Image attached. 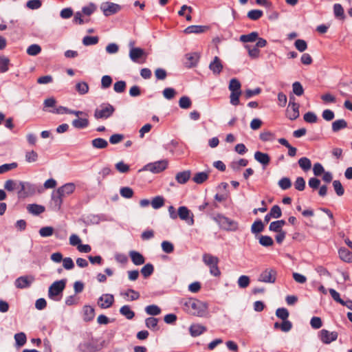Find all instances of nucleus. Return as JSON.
Masks as SVG:
<instances>
[{"label": "nucleus", "mask_w": 352, "mask_h": 352, "mask_svg": "<svg viewBox=\"0 0 352 352\" xmlns=\"http://www.w3.org/2000/svg\"><path fill=\"white\" fill-rule=\"evenodd\" d=\"M184 309L188 314L203 317L207 313L208 305L196 298H188L182 302Z\"/></svg>", "instance_id": "obj_1"}, {"label": "nucleus", "mask_w": 352, "mask_h": 352, "mask_svg": "<svg viewBox=\"0 0 352 352\" xmlns=\"http://www.w3.org/2000/svg\"><path fill=\"white\" fill-rule=\"evenodd\" d=\"M19 185L20 189L17 190V196L19 199L32 197L36 192H41L39 187L29 182L21 181Z\"/></svg>", "instance_id": "obj_2"}, {"label": "nucleus", "mask_w": 352, "mask_h": 352, "mask_svg": "<svg viewBox=\"0 0 352 352\" xmlns=\"http://www.w3.org/2000/svg\"><path fill=\"white\" fill-rule=\"evenodd\" d=\"M212 219L222 230L226 231H236L238 229L239 224L236 221L229 219L221 214H217L212 216Z\"/></svg>", "instance_id": "obj_3"}, {"label": "nucleus", "mask_w": 352, "mask_h": 352, "mask_svg": "<svg viewBox=\"0 0 352 352\" xmlns=\"http://www.w3.org/2000/svg\"><path fill=\"white\" fill-rule=\"evenodd\" d=\"M67 283L66 279H61L54 282L49 287L48 297L54 300L58 301L61 298L62 293L65 288Z\"/></svg>", "instance_id": "obj_4"}, {"label": "nucleus", "mask_w": 352, "mask_h": 352, "mask_svg": "<svg viewBox=\"0 0 352 352\" xmlns=\"http://www.w3.org/2000/svg\"><path fill=\"white\" fill-rule=\"evenodd\" d=\"M114 111L115 108L111 104L104 103L95 110L94 117L96 119H107L113 115Z\"/></svg>", "instance_id": "obj_5"}, {"label": "nucleus", "mask_w": 352, "mask_h": 352, "mask_svg": "<svg viewBox=\"0 0 352 352\" xmlns=\"http://www.w3.org/2000/svg\"><path fill=\"white\" fill-rule=\"evenodd\" d=\"M168 166V161L162 160L145 165L140 171H150L153 173H159L164 170Z\"/></svg>", "instance_id": "obj_6"}, {"label": "nucleus", "mask_w": 352, "mask_h": 352, "mask_svg": "<svg viewBox=\"0 0 352 352\" xmlns=\"http://www.w3.org/2000/svg\"><path fill=\"white\" fill-rule=\"evenodd\" d=\"M129 56L133 63L143 64L146 62V54L140 47H132V49H130Z\"/></svg>", "instance_id": "obj_7"}, {"label": "nucleus", "mask_w": 352, "mask_h": 352, "mask_svg": "<svg viewBox=\"0 0 352 352\" xmlns=\"http://www.w3.org/2000/svg\"><path fill=\"white\" fill-rule=\"evenodd\" d=\"M277 272L274 268H266L258 276V281L273 284L276 282Z\"/></svg>", "instance_id": "obj_8"}, {"label": "nucleus", "mask_w": 352, "mask_h": 352, "mask_svg": "<svg viewBox=\"0 0 352 352\" xmlns=\"http://www.w3.org/2000/svg\"><path fill=\"white\" fill-rule=\"evenodd\" d=\"M100 10L106 16L114 14L121 10V6L112 2H104L100 6Z\"/></svg>", "instance_id": "obj_9"}, {"label": "nucleus", "mask_w": 352, "mask_h": 352, "mask_svg": "<svg viewBox=\"0 0 352 352\" xmlns=\"http://www.w3.org/2000/svg\"><path fill=\"white\" fill-rule=\"evenodd\" d=\"M294 99V96L289 97V102L286 110L287 117L291 120H296L299 117V104L296 102H292V100Z\"/></svg>", "instance_id": "obj_10"}, {"label": "nucleus", "mask_w": 352, "mask_h": 352, "mask_svg": "<svg viewBox=\"0 0 352 352\" xmlns=\"http://www.w3.org/2000/svg\"><path fill=\"white\" fill-rule=\"evenodd\" d=\"M338 334L336 331H329L326 329H322L319 332V338L320 340L326 344H329L331 342L337 340Z\"/></svg>", "instance_id": "obj_11"}, {"label": "nucleus", "mask_w": 352, "mask_h": 352, "mask_svg": "<svg viewBox=\"0 0 352 352\" xmlns=\"http://www.w3.org/2000/svg\"><path fill=\"white\" fill-rule=\"evenodd\" d=\"M178 217L183 221H186L188 225L194 224L193 214L186 206H180L178 208Z\"/></svg>", "instance_id": "obj_12"}, {"label": "nucleus", "mask_w": 352, "mask_h": 352, "mask_svg": "<svg viewBox=\"0 0 352 352\" xmlns=\"http://www.w3.org/2000/svg\"><path fill=\"white\" fill-rule=\"evenodd\" d=\"M34 280L33 276H23L16 279L14 285L16 288L25 289L30 287Z\"/></svg>", "instance_id": "obj_13"}, {"label": "nucleus", "mask_w": 352, "mask_h": 352, "mask_svg": "<svg viewBox=\"0 0 352 352\" xmlns=\"http://www.w3.org/2000/svg\"><path fill=\"white\" fill-rule=\"evenodd\" d=\"M114 302V296L113 294H102L98 300V306L102 309H107L111 307Z\"/></svg>", "instance_id": "obj_14"}, {"label": "nucleus", "mask_w": 352, "mask_h": 352, "mask_svg": "<svg viewBox=\"0 0 352 352\" xmlns=\"http://www.w3.org/2000/svg\"><path fill=\"white\" fill-rule=\"evenodd\" d=\"M209 68L214 74H219L221 72L223 65L218 56L214 58L213 60L209 65Z\"/></svg>", "instance_id": "obj_15"}, {"label": "nucleus", "mask_w": 352, "mask_h": 352, "mask_svg": "<svg viewBox=\"0 0 352 352\" xmlns=\"http://www.w3.org/2000/svg\"><path fill=\"white\" fill-rule=\"evenodd\" d=\"M75 189L76 186L74 183H67L59 187L57 190H58V193L62 194L63 197H65L73 193Z\"/></svg>", "instance_id": "obj_16"}, {"label": "nucleus", "mask_w": 352, "mask_h": 352, "mask_svg": "<svg viewBox=\"0 0 352 352\" xmlns=\"http://www.w3.org/2000/svg\"><path fill=\"white\" fill-rule=\"evenodd\" d=\"M20 180L8 179L4 183V189L8 192H13L14 190L17 192L20 189Z\"/></svg>", "instance_id": "obj_17"}, {"label": "nucleus", "mask_w": 352, "mask_h": 352, "mask_svg": "<svg viewBox=\"0 0 352 352\" xmlns=\"http://www.w3.org/2000/svg\"><path fill=\"white\" fill-rule=\"evenodd\" d=\"M254 159L261 164L263 166H266L270 162V157L267 153L256 151L254 153Z\"/></svg>", "instance_id": "obj_18"}, {"label": "nucleus", "mask_w": 352, "mask_h": 352, "mask_svg": "<svg viewBox=\"0 0 352 352\" xmlns=\"http://www.w3.org/2000/svg\"><path fill=\"white\" fill-rule=\"evenodd\" d=\"M129 256L133 263L135 265H140L144 263L145 258L142 254L136 251H131Z\"/></svg>", "instance_id": "obj_19"}, {"label": "nucleus", "mask_w": 352, "mask_h": 352, "mask_svg": "<svg viewBox=\"0 0 352 352\" xmlns=\"http://www.w3.org/2000/svg\"><path fill=\"white\" fill-rule=\"evenodd\" d=\"M72 126L78 129L87 128L89 124V121L87 118H78L72 122Z\"/></svg>", "instance_id": "obj_20"}, {"label": "nucleus", "mask_w": 352, "mask_h": 352, "mask_svg": "<svg viewBox=\"0 0 352 352\" xmlns=\"http://www.w3.org/2000/svg\"><path fill=\"white\" fill-rule=\"evenodd\" d=\"M190 333L192 337H197L206 331V328L199 324H192L189 328Z\"/></svg>", "instance_id": "obj_21"}, {"label": "nucleus", "mask_w": 352, "mask_h": 352, "mask_svg": "<svg viewBox=\"0 0 352 352\" xmlns=\"http://www.w3.org/2000/svg\"><path fill=\"white\" fill-rule=\"evenodd\" d=\"M190 170H184L177 173L175 175V179L179 184H184L190 179Z\"/></svg>", "instance_id": "obj_22"}, {"label": "nucleus", "mask_w": 352, "mask_h": 352, "mask_svg": "<svg viewBox=\"0 0 352 352\" xmlns=\"http://www.w3.org/2000/svg\"><path fill=\"white\" fill-rule=\"evenodd\" d=\"M203 262L208 267L219 263V258L210 254L205 253L202 256Z\"/></svg>", "instance_id": "obj_23"}, {"label": "nucleus", "mask_w": 352, "mask_h": 352, "mask_svg": "<svg viewBox=\"0 0 352 352\" xmlns=\"http://www.w3.org/2000/svg\"><path fill=\"white\" fill-rule=\"evenodd\" d=\"M258 33L257 32H252L248 34H243L239 37V41L242 43H253L257 40Z\"/></svg>", "instance_id": "obj_24"}, {"label": "nucleus", "mask_w": 352, "mask_h": 352, "mask_svg": "<svg viewBox=\"0 0 352 352\" xmlns=\"http://www.w3.org/2000/svg\"><path fill=\"white\" fill-rule=\"evenodd\" d=\"M208 28L207 26L204 25H190L184 30V32L186 34H199L204 32Z\"/></svg>", "instance_id": "obj_25"}, {"label": "nucleus", "mask_w": 352, "mask_h": 352, "mask_svg": "<svg viewBox=\"0 0 352 352\" xmlns=\"http://www.w3.org/2000/svg\"><path fill=\"white\" fill-rule=\"evenodd\" d=\"M28 211L34 215H38L45 211V207L36 204H29L27 206Z\"/></svg>", "instance_id": "obj_26"}, {"label": "nucleus", "mask_w": 352, "mask_h": 352, "mask_svg": "<svg viewBox=\"0 0 352 352\" xmlns=\"http://www.w3.org/2000/svg\"><path fill=\"white\" fill-rule=\"evenodd\" d=\"M188 62L186 63L188 67H194L197 65L199 55L197 53H190L186 55Z\"/></svg>", "instance_id": "obj_27"}, {"label": "nucleus", "mask_w": 352, "mask_h": 352, "mask_svg": "<svg viewBox=\"0 0 352 352\" xmlns=\"http://www.w3.org/2000/svg\"><path fill=\"white\" fill-rule=\"evenodd\" d=\"M340 258L345 262H352V252L345 248H340L338 251Z\"/></svg>", "instance_id": "obj_28"}, {"label": "nucleus", "mask_w": 352, "mask_h": 352, "mask_svg": "<svg viewBox=\"0 0 352 352\" xmlns=\"http://www.w3.org/2000/svg\"><path fill=\"white\" fill-rule=\"evenodd\" d=\"M285 224V220H278L275 221H272L269 226V230L270 231L277 232L283 230V227Z\"/></svg>", "instance_id": "obj_29"}, {"label": "nucleus", "mask_w": 352, "mask_h": 352, "mask_svg": "<svg viewBox=\"0 0 352 352\" xmlns=\"http://www.w3.org/2000/svg\"><path fill=\"white\" fill-rule=\"evenodd\" d=\"M120 313L126 319L131 320L135 316V313L131 309L129 305H124L120 309Z\"/></svg>", "instance_id": "obj_30"}, {"label": "nucleus", "mask_w": 352, "mask_h": 352, "mask_svg": "<svg viewBox=\"0 0 352 352\" xmlns=\"http://www.w3.org/2000/svg\"><path fill=\"white\" fill-rule=\"evenodd\" d=\"M83 312H84V320L85 321H90L95 316V311L94 309L89 305H85L83 307Z\"/></svg>", "instance_id": "obj_31"}, {"label": "nucleus", "mask_w": 352, "mask_h": 352, "mask_svg": "<svg viewBox=\"0 0 352 352\" xmlns=\"http://www.w3.org/2000/svg\"><path fill=\"white\" fill-rule=\"evenodd\" d=\"M208 179V173L206 172H199L197 173L194 177H192V181L197 184H203Z\"/></svg>", "instance_id": "obj_32"}, {"label": "nucleus", "mask_w": 352, "mask_h": 352, "mask_svg": "<svg viewBox=\"0 0 352 352\" xmlns=\"http://www.w3.org/2000/svg\"><path fill=\"white\" fill-rule=\"evenodd\" d=\"M346 127L347 122L344 119L337 120L332 123V131L333 132H338Z\"/></svg>", "instance_id": "obj_33"}, {"label": "nucleus", "mask_w": 352, "mask_h": 352, "mask_svg": "<svg viewBox=\"0 0 352 352\" xmlns=\"http://www.w3.org/2000/svg\"><path fill=\"white\" fill-rule=\"evenodd\" d=\"M265 226L261 219L256 220L251 226V232L253 234H258L264 230Z\"/></svg>", "instance_id": "obj_34"}, {"label": "nucleus", "mask_w": 352, "mask_h": 352, "mask_svg": "<svg viewBox=\"0 0 352 352\" xmlns=\"http://www.w3.org/2000/svg\"><path fill=\"white\" fill-rule=\"evenodd\" d=\"M91 144L96 148H105L108 146V142L103 138H98L91 141Z\"/></svg>", "instance_id": "obj_35"}, {"label": "nucleus", "mask_w": 352, "mask_h": 352, "mask_svg": "<svg viewBox=\"0 0 352 352\" xmlns=\"http://www.w3.org/2000/svg\"><path fill=\"white\" fill-rule=\"evenodd\" d=\"M14 340L17 346L21 347L23 346L27 341L26 335L23 332H20L14 335Z\"/></svg>", "instance_id": "obj_36"}, {"label": "nucleus", "mask_w": 352, "mask_h": 352, "mask_svg": "<svg viewBox=\"0 0 352 352\" xmlns=\"http://www.w3.org/2000/svg\"><path fill=\"white\" fill-rule=\"evenodd\" d=\"M298 164L304 171L309 170L311 167V160L306 157L300 158L298 160Z\"/></svg>", "instance_id": "obj_37"}, {"label": "nucleus", "mask_w": 352, "mask_h": 352, "mask_svg": "<svg viewBox=\"0 0 352 352\" xmlns=\"http://www.w3.org/2000/svg\"><path fill=\"white\" fill-rule=\"evenodd\" d=\"M10 60L4 56H0V73H5L8 71Z\"/></svg>", "instance_id": "obj_38"}, {"label": "nucleus", "mask_w": 352, "mask_h": 352, "mask_svg": "<svg viewBox=\"0 0 352 352\" xmlns=\"http://www.w3.org/2000/svg\"><path fill=\"white\" fill-rule=\"evenodd\" d=\"M64 197L62 195V194L58 193V190H57L56 192H54L52 195V201H54V204L57 208L59 209L61 206V204L63 203V198Z\"/></svg>", "instance_id": "obj_39"}, {"label": "nucleus", "mask_w": 352, "mask_h": 352, "mask_svg": "<svg viewBox=\"0 0 352 352\" xmlns=\"http://www.w3.org/2000/svg\"><path fill=\"white\" fill-rule=\"evenodd\" d=\"M145 311L147 314L151 316H157L161 313L160 308L155 305H151L146 307Z\"/></svg>", "instance_id": "obj_40"}, {"label": "nucleus", "mask_w": 352, "mask_h": 352, "mask_svg": "<svg viewBox=\"0 0 352 352\" xmlns=\"http://www.w3.org/2000/svg\"><path fill=\"white\" fill-rule=\"evenodd\" d=\"M192 102L189 97L182 96L179 100V106L180 108L187 109L191 107Z\"/></svg>", "instance_id": "obj_41"}, {"label": "nucleus", "mask_w": 352, "mask_h": 352, "mask_svg": "<svg viewBox=\"0 0 352 352\" xmlns=\"http://www.w3.org/2000/svg\"><path fill=\"white\" fill-rule=\"evenodd\" d=\"M154 271L153 265L151 263L146 264L142 269L141 273L144 278L150 276Z\"/></svg>", "instance_id": "obj_42"}, {"label": "nucleus", "mask_w": 352, "mask_h": 352, "mask_svg": "<svg viewBox=\"0 0 352 352\" xmlns=\"http://www.w3.org/2000/svg\"><path fill=\"white\" fill-rule=\"evenodd\" d=\"M241 83L237 79L232 78L230 81L228 88L231 92L241 91Z\"/></svg>", "instance_id": "obj_43"}, {"label": "nucleus", "mask_w": 352, "mask_h": 352, "mask_svg": "<svg viewBox=\"0 0 352 352\" xmlns=\"http://www.w3.org/2000/svg\"><path fill=\"white\" fill-rule=\"evenodd\" d=\"M333 13L336 17L344 19V12L342 6L340 3H336L333 6Z\"/></svg>", "instance_id": "obj_44"}, {"label": "nucleus", "mask_w": 352, "mask_h": 352, "mask_svg": "<svg viewBox=\"0 0 352 352\" xmlns=\"http://www.w3.org/2000/svg\"><path fill=\"white\" fill-rule=\"evenodd\" d=\"M263 14L262 10H252L248 12V17L253 21L259 19Z\"/></svg>", "instance_id": "obj_45"}, {"label": "nucleus", "mask_w": 352, "mask_h": 352, "mask_svg": "<svg viewBox=\"0 0 352 352\" xmlns=\"http://www.w3.org/2000/svg\"><path fill=\"white\" fill-rule=\"evenodd\" d=\"M99 38L98 36H86L82 39V44L85 46L94 45L98 43Z\"/></svg>", "instance_id": "obj_46"}, {"label": "nucleus", "mask_w": 352, "mask_h": 352, "mask_svg": "<svg viewBox=\"0 0 352 352\" xmlns=\"http://www.w3.org/2000/svg\"><path fill=\"white\" fill-rule=\"evenodd\" d=\"M151 204L154 209H158L164 206V199L161 196H157L152 199Z\"/></svg>", "instance_id": "obj_47"}, {"label": "nucleus", "mask_w": 352, "mask_h": 352, "mask_svg": "<svg viewBox=\"0 0 352 352\" xmlns=\"http://www.w3.org/2000/svg\"><path fill=\"white\" fill-rule=\"evenodd\" d=\"M259 243L264 247H270L274 244V241L269 236L261 235L259 237Z\"/></svg>", "instance_id": "obj_48"}, {"label": "nucleus", "mask_w": 352, "mask_h": 352, "mask_svg": "<svg viewBox=\"0 0 352 352\" xmlns=\"http://www.w3.org/2000/svg\"><path fill=\"white\" fill-rule=\"evenodd\" d=\"M41 52V47L37 44H32L27 49V53L30 56H36Z\"/></svg>", "instance_id": "obj_49"}, {"label": "nucleus", "mask_w": 352, "mask_h": 352, "mask_svg": "<svg viewBox=\"0 0 352 352\" xmlns=\"http://www.w3.org/2000/svg\"><path fill=\"white\" fill-rule=\"evenodd\" d=\"M333 186L334 190L338 196H342L344 193V188L339 180H334L333 182Z\"/></svg>", "instance_id": "obj_50"}, {"label": "nucleus", "mask_w": 352, "mask_h": 352, "mask_svg": "<svg viewBox=\"0 0 352 352\" xmlns=\"http://www.w3.org/2000/svg\"><path fill=\"white\" fill-rule=\"evenodd\" d=\"M279 187L282 190H287L292 186V182L289 178L288 177H283L281 178L278 183Z\"/></svg>", "instance_id": "obj_51"}, {"label": "nucleus", "mask_w": 352, "mask_h": 352, "mask_svg": "<svg viewBox=\"0 0 352 352\" xmlns=\"http://www.w3.org/2000/svg\"><path fill=\"white\" fill-rule=\"evenodd\" d=\"M161 246H162V249L163 252L166 254H170L174 251V245L170 241H162Z\"/></svg>", "instance_id": "obj_52"}, {"label": "nucleus", "mask_w": 352, "mask_h": 352, "mask_svg": "<svg viewBox=\"0 0 352 352\" xmlns=\"http://www.w3.org/2000/svg\"><path fill=\"white\" fill-rule=\"evenodd\" d=\"M25 160L28 163L35 162L38 160V153L34 151H27L25 153Z\"/></svg>", "instance_id": "obj_53"}, {"label": "nucleus", "mask_w": 352, "mask_h": 352, "mask_svg": "<svg viewBox=\"0 0 352 352\" xmlns=\"http://www.w3.org/2000/svg\"><path fill=\"white\" fill-rule=\"evenodd\" d=\"M292 90L293 93L298 96H302L304 93V89L302 85L297 81L292 84Z\"/></svg>", "instance_id": "obj_54"}, {"label": "nucleus", "mask_w": 352, "mask_h": 352, "mask_svg": "<svg viewBox=\"0 0 352 352\" xmlns=\"http://www.w3.org/2000/svg\"><path fill=\"white\" fill-rule=\"evenodd\" d=\"M18 164L16 162L10 164H4L0 166V174H3L17 167Z\"/></svg>", "instance_id": "obj_55"}, {"label": "nucleus", "mask_w": 352, "mask_h": 352, "mask_svg": "<svg viewBox=\"0 0 352 352\" xmlns=\"http://www.w3.org/2000/svg\"><path fill=\"white\" fill-rule=\"evenodd\" d=\"M120 193L122 197L130 199L133 195V190L130 187H122L120 190Z\"/></svg>", "instance_id": "obj_56"}, {"label": "nucleus", "mask_w": 352, "mask_h": 352, "mask_svg": "<svg viewBox=\"0 0 352 352\" xmlns=\"http://www.w3.org/2000/svg\"><path fill=\"white\" fill-rule=\"evenodd\" d=\"M54 228L51 226L43 227L39 230V234L43 237H48L53 234Z\"/></svg>", "instance_id": "obj_57"}, {"label": "nucleus", "mask_w": 352, "mask_h": 352, "mask_svg": "<svg viewBox=\"0 0 352 352\" xmlns=\"http://www.w3.org/2000/svg\"><path fill=\"white\" fill-rule=\"evenodd\" d=\"M76 90L80 94H85L89 91V85L85 82H78L76 85Z\"/></svg>", "instance_id": "obj_58"}, {"label": "nucleus", "mask_w": 352, "mask_h": 352, "mask_svg": "<svg viewBox=\"0 0 352 352\" xmlns=\"http://www.w3.org/2000/svg\"><path fill=\"white\" fill-rule=\"evenodd\" d=\"M269 213L274 219H278L282 216L281 209L278 205L273 206Z\"/></svg>", "instance_id": "obj_59"}, {"label": "nucleus", "mask_w": 352, "mask_h": 352, "mask_svg": "<svg viewBox=\"0 0 352 352\" xmlns=\"http://www.w3.org/2000/svg\"><path fill=\"white\" fill-rule=\"evenodd\" d=\"M126 82L124 80L117 81L113 85V90L116 93H122L126 89Z\"/></svg>", "instance_id": "obj_60"}, {"label": "nucleus", "mask_w": 352, "mask_h": 352, "mask_svg": "<svg viewBox=\"0 0 352 352\" xmlns=\"http://www.w3.org/2000/svg\"><path fill=\"white\" fill-rule=\"evenodd\" d=\"M245 49L248 50V55L252 58H257L259 55H260V51L258 48H256L255 46H254L253 47H251L249 45H245Z\"/></svg>", "instance_id": "obj_61"}, {"label": "nucleus", "mask_w": 352, "mask_h": 352, "mask_svg": "<svg viewBox=\"0 0 352 352\" xmlns=\"http://www.w3.org/2000/svg\"><path fill=\"white\" fill-rule=\"evenodd\" d=\"M162 94L166 99L171 100L175 96L176 91L173 88L167 87L163 90Z\"/></svg>", "instance_id": "obj_62"}, {"label": "nucleus", "mask_w": 352, "mask_h": 352, "mask_svg": "<svg viewBox=\"0 0 352 352\" xmlns=\"http://www.w3.org/2000/svg\"><path fill=\"white\" fill-rule=\"evenodd\" d=\"M276 315L281 320H285L289 317V311L285 308H278L276 311Z\"/></svg>", "instance_id": "obj_63"}, {"label": "nucleus", "mask_w": 352, "mask_h": 352, "mask_svg": "<svg viewBox=\"0 0 352 352\" xmlns=\"http://www.w3.org/2000/svg\"><path fill=\"white\" fill-rule=\"evenodd\" d=\"M294 45L296 48L300 52L305 51L307 48V44L306 41L302 39H297L294 43Z\"/></svg>", "instance_id": "obj_64"}]
</instances>
